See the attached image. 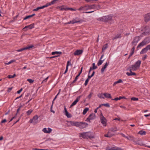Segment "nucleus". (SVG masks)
<instances>
[{
	"label": "nucleus",
	"mask_w": 150,
	"mask_h": 150,
	"mask_svg": "<svg viewBox=\"0 0 150 150\" xmlns=\"http://www.w3.org/2000/svg\"><path fill=\"white\" fill-rule=\"evenodd\" d=\"M12 88L13 87H11V88H8V90H7V92H11V90L12 89Z\"/></svg>",
	"instance_id": "63"
},
{
	"label": "nucleus",
	"mask_w": 150,
	"mask_h": 150,
	"mask_svg": "<svg viewBox=\"0 0 150 150\" xmlns=\"http://www.w3.org/2000/svg\"><path fill=\"white\" fill-rule=\"evenodd\" d=\"M100 122L104 126H106V121L105 118L103 115L102 113H101L100 117Z\"/></svg>",
	"instance_id": "9"
},
{
	"label": "nucleus",
	"mask_w": 150,
	"mask_h": 150,
	"mask_svg": "<svg viewBox=\"0 0 150 150\" xmlns=\"http://www.w3.org/2000/svg\"><path fill=\"white\" fill-rule=\"evenodd\" d=\"M114 150H123V149L120 148L115 147Z\"/></svg>",
	"instance_id": "59"
},
{
	"label": "nucleus",
	"mask_w": 150,
	"mask_h": 150,
	"mask_svg": "<svg viewBox=\"0 0 150 150\" xmlns=\"http://www.w3.org/2000/svg\"><path fill=\"white\" fill-rule=\"evenodd\" d=\"M109 63L106 62L102 69H101V72L103 73L105 69L107 68V66L109 65Z\"/></svg>",
	"instance_id": "21"
},
{
	"label": "nucleus",
	"mask_w": 150,
	"mask_h": 150,
	"mask_svg": "<svg viewBox=\"0 0 150 150\" xmlns=\"http://www.w3.org/2000/svg\"><path fill=\"white\" fill-rule=\"evenodd\" d=\"M89 108H85L83 111V115H85L87 112L89 110Z\"/></svg>",
	"instance_id": "31"
},
{
	"label": "nucleus",
	"mask_w": 150,
	"mask_h": 150,
	"mask_svg": "<svg viewBox=\"0 0 150 150\" xmlns=\"http://www.w3.org/2000/svg\"><path fill=\"white\" fill-rule=\"evenodd\" d=\"M130 71V73L127 72L126 73V74L128 76H131L132 75H136V73L134 72H133L132 71V70L131 69H129Z\"/></svg>",
	"instance_id": "19"
},
{
	"label": "nucleus",
	"mask_w": 150,
	"mask_h": 150,
	"mask_svg": "<svg viewBox=\"0 0 150 150\" xmlns=\"http://www.w3.org/2000/svg\"><path fill=\"white\" fill-rule=\"evenodd\" d=\"M59 56V55H57L55 56H53L51 57H46V58H50V59H52L53 58H55V57H58Z\"/></svg>",
	"instance_id": "53"
},
{
	"label": "nucleus",
	"mask_w": 150,
	"mask_h": 150,
	"mask_svg": "<svg viewBox=\"0 0 150 150\" xmlns=\"http://www.w3.org/2000/svg\"><path fill=\"white\" fill-rule=\"evenodd\" d=\"M83 51L82 50H77L74 52V54L75 56L79 55L82 53Z\"/></svg>",
	"instance_id": "14"
},
{
	"label": "nucleus",
	"mask_w": 150,
	"mask_h": 150,
	"mask_svg": "<svg viewBox=\"0 0 150 150\" xmlns=\"http://www.w3.org/2000/svg\"><path fill=\"white\" fill-rule=\"evenodd\" d=\"M74 22H76V23H80L81 22V21L79 20V19L78 18H76L74 19L73 20Z\"/></svg>",
	"instance_id": "34"
},
{
	"label": "nucleus",
	"mask_w": 150,
	"mask_h": 150,
	"mask_svg": "<svg viewBox=\"0 0 150 150\" xmlns=\"http://www.w3.org/2000/svg\"><path fill=\"white\" fill-rule=\"evenodd\" d=\"M33 111V110L30 109L26 113L28 115H30L31 113Z\"/></svg>",
	"instance_id": "37"
},
{
	"label": "nucleus",
	"mask_w": 150,
	"mask_h": 150,
	"mask_svg": "<svg viewBox=\"0 0 150 150\" xmlns=\"http://www.w3.org/2000/svg\"><path fill=\"white\" fill-rule=\"evenodd\" d=\"M82 69H83V67H82L81 68V71H80V72H79V74H78L77 76H76V77H77V78H78V77H79V76L82 73Z\"/></svg>",
	"instance_id": "46"
},
{
	"label": "nucleus",
	"mask_w": 150,
	"mask_h": 150,
	"mask_svg": "<svg viewBox=\"0 0 150 150\" xmlns=\"http://www.w3.org/2000/svg\"><path fill=\"white\" fill-rule=\"evenodd\" d=\"M89 81V80L88 79H87L86 80L85 83H84V85L86 86L88 83V82Z\"/></svg>",
	"instance_id": "54"
},
{
	"label": "nucleus",
	"mask_w": 150,
	"mask_h": 150,
	"mask_svg": "<svg viewBox=\"0 0 150 150\" xmlns=\"http://www.w3.org/2000/svg\"><path fill=\"white\" fill-rule=\"evenodd\" d=\"M144 40L145 41L147 44H148L150 42V37H147L145 38Z\"/></svg>",
	"instance_id": "26"
},
{
	"label": "nucleus",
	"mask_w": 150,
	"mask_h": 150,
	"mask_svg": "<svg viewBox=\"0 0 150 150\" xmlns=\"http://www.w3.org/2000/svg\"><path fill=\"white\" fill-rule=\"evenodd\" d=\"M60 10H62V11H63V10H65V11L67 10H68V8H64V7L62 8H61Z\"/></svg>",
	"instance_id": "60"
},
{
	"label": "nucleus",
	"mask_w": 150,
	"mask_h": 150,
	"mask_svg": "<svg viewBox=\"0 0 150 150\" xmlns=\"http://www.w3.org/2000/svg\"><path fill=\"white\" fill-rule=\"evenodd\" d=\"M108 47V44L107 43L105 44L103 47L102 50V52L105 50Z\"/></svg>",
	"instance_id": "27"
},
{
	"label": "nucleus",
	"mask_w": 150,
	"mask_h": 150,
	"mask_svg": "<svg viewBox=\"0 0 150 150\" xmlns=\"http://www.w3.org/2000/svg\"><path fill=\"white\" fill-rule=\"evenodd\" d=\"M16 76L15 74H14L13 75H8L7 77L9 79L13 78Z\"/></svg>",
	"instance_id": "39"
},
{
	"label": "nucleus",
	"mask_w": 150,
	"mask_h": 150,
	"mask_svg": "<svg viewBox=\"0 0 150 150\" xmlns=\"http://www.w3.org/2000/svg\"><path fill=\"white\" fill-rule=\"evenodd\" d=\"M141 63V61L138 60L135 62L134 64L130 66L127 69V70L128 71L129 69H131L133 71H136L139 68Z\"/></svg>",
	"instance_id": "1"
},
{
	"label": "nucleus",
	"mask_w": 150,
	"mask_h": 150,
	"mask_svg": "<svg viewBox=\"0 0 150 150\" xmlns=\"http://www.w3.org/2000/svg\"><path fill=\"white\" fill-rule=\"evenodd\" d=\"M138 134H140L141 135H143L145 134L146 133V132L144 131H143L142 130H141L139 131L138 133Z\"/></svg>",
	"instance_id": "33"
},
{
	"label": "nucleus",
	"mask_w": 150,
	"mask_h": 150,
	"mask_svg": "<svg viewBox=\"0 0 150 150\" xmlns=\"http://www.w3.org/2000/svg\"><path fill=\"white\" fill-rule=\"evenodd\" d=\"M81 136L83 138L88 139L93 138L94 137L91 136V133L90 132L82 133L81 134Z\"/></svg>",
	"instance_id": "4"
},
{
	"label": "nucleus",
	"mask_w": 150,
	"mask_h": 150,
	"mask_svg": "<svg viewBox=\"0 0 150 150\" xmlns=\"http://www.w3.org/2000/svg\"><path fill=\"white\" fill-rule=\"evenodd\" d=\"M33 150H48L46 149H39L37 148H33Z\"/></svg>",
	"instance_id": "64"
},
{
	"label": "nucleus",
	"mask_w": 150,
	"mask_h": 150,
	"mask_svg": "<svg viewBox=\"0 0 150 150\" xmlns=\"http://www.w3.org/2000/svg\"><path fill=\"white\" fill-rule=\"evenodd\" d=\"M121 37V35L120 34H117L115 37L113 38L112 39V40H113L115 39H117L119 38H120Z\"/></svg>",
	"instance_id": "24"
},
{
	"label": "nucleus",
	"mask_w": 150,
	"mask_h": 150,
	"mask_svg": "<svg viewBox=\"0 0 150 150\" xmlns=\"http://www.w3.org/2000/svg\"><path fill=\"white\" fill-rule=\"evenodd\" d=\"M81 97V96H78L70 105V107L71 108L73 106L75 105L79 101L80 98Z\"/></svg>",
	"instance_id": "13"
},
{
	"label": "nucleus",
	"mask_w": 150,
	"mask_h": 150,
	"mask_svg": "<svg viewBox=\"0 0 150 150\" xmlns=\"http://www.w3.org/2000/svg\"><path fill=\"white\" fill-rule=\"evenodd\" d=\"M43 8V6H40V7H37L36 8H35L33 10V11H37L39 9H41Z\"/></svg>",
	"instance_id": "38"
},
{
	"label": "nucleus",
	"mask_w": 150,
	"mask_h": 150,
	"mask_svg": "<svg viewBox=\"0 0 150 150\" xmlns=\"http://www.w3.org/2000/svg\"><path fill=\"white\" fill-rule=\"evenodd\" d=\"M149 47L147 45L146 46L145 48H144L142 49L140 53V54H142L144 53H146L147 52V51L149 50Z\"/></svg>",
	"instance_id": "15"
},
{
	"label": "nucleus",
	"mask_w": 150,
	"mask_h": 150,
	"mask_svg": "<svg viewBox=\"0 0 150 150\" xmlns=\"http://www.w3.org/2000/svg\"><path fill=\"white\" fill-rule=\"evenodd\" d=\"M131 100L134 101H136L138 100V98L135 97H132L131 98Z\"/></svg>",
	"instance_id": "49"
},
{
	"label": "nucleus",
	"mask_w": 150,
	"mask_h": 150,
	"mask_svg": "<svg viewBox=\"0 0 150 150\" xmlns=\"http://www.w3.org/2000/svg\"><path fill=\"white\" fill-rule=\"evenodd\" d=\"M34 47V46L33 45H31L30 46H28L26 47H24V48H21V49H18L17 50V51L18 52H21L23 51L24 50H30V48H32Z\"/></svg>",
	"instance_id": "11"
},
{
	"label": "nucleus",
	"mask_w": 150,
	"mask_h": 150,
	"mask_svg": "<svg viewBox=\"0 0 150 150\" xmlns=\"http://www.w3.org/2000/svg\"><path fill=\"white\" fill-rule=\"evenodd\" d=\"M103 95L106 98L110 99L112 98V97L110 94L108 93H105L103 94Z\"/></svg>",
	"instance_id": "22"
},
{
	"label": "nucleus",
	"mask_w": 150,
	"mask_h": 150,
	"mask_svg": "<svg viewBox=\"0 0 150 150\" xmlns=\"http://www.w3.org/2000/svg\"><path fill=\"white\" fill-rule=\"evenodd\" d=\"M143 30L144 31L142 33L144 35H146L150 34V30L149 27H145L144 28Z\"/></svg>",
	"instance_id": "10"
},
{
	"label": "nucleus",
	"mask_w": 150,
	"mask_h": 150,
	"mask_svg": "<svg viewBox=\"0 0 150 150\" xmlns=\"http://www.w3.org/2000/svg\"><path fill=\"white\" fill-rule=\"evenodd\" d=\"M103 95V94H99L98 95V96L100 98L104 99V97L102 96Z\"/></svg>",
	"instance_id": "57"
},
{
	"label": "nucleus",
	"mask_w": 150,
	"mask_h": 150,
	"mask_svg": "<svg viewBox=\"0 0 150 150\" xmlns=\"http://www.w3.org/2000/svg\"><path fill=\"white\" fill-rule=\"evenodd\" d=\"M71 64L70 62V61H69L67 62V66L68 67V66L69 65H71Z\"/></svg>",
	"instance_id": "56"
},
{
	"label": "nucleus",
	"mask_w": 150,
	"mask_h": 150,
	"mask_svg": "<svg viewBox=\"0 0 150 150\" xmlns=\"http://www.w3.org/2000/svg\"><path fill=\"white\" fill-rule=\"evenodd\" d=\"M65 115L68 118H70L71 117L72 115L71 114L69 113L68 112H66L65 113Z\"/></svg>",
	"instance_id": "36"
},
{
	"label": "nucleus",
	"mask_w": 150,
	"mask_h": 150,
	"mask_svg": "<svg viewBox=\"0 0 150 150\" xmlns=\"http://www.w3.org/2000/svg\"><path fill=\"white\" fill-rule=\"evenodd\" d=\"M96 115L95 114L91 113L90 115L88 118L85 121L91 122V120L95 119L96 118Z\"/></svg>",
	"instance_id": "7"
},
{
	"label": "nucleus",
	"mask_w": 150,
	"mask_h": 150,
	"mask_svg": "<svg viewBox=\"0 0 150 150\" xmlns=\"http://www.w3.org/2000/svg\"><path fill=\"white\" fill-rule=\"evenodd\" d=\"M42 131L45 133H48V131L47 130V128H43L42 129Z\"/></svg>",
	"instance_id": "51"
},
{
	"label": "nucleus",
	"mask_w": 150,
	"mask_h": 150,
	"mask_svg": "<svg viewBox=\"0 0 150 150\" xmlns=\"http://www.w3.org/2000/svg\"><path fill=\"white\" fill-rule=\"evenodd\" d=\"M88 124L87 123L82 122H79L78 126L80 128L83 129L84 128L86 127Z\"/></svg>",
	"instance_id": "8"
},
{
	"label": "nucleus",
	"mask_w": 150,
	"mask_h": 150,
	"mask_svg": "<svg viewBox=\"0 0 150 150\" xmlns=\"http://www.w3.org/2000/svg\"><path fill=\"white\" fill-rule=\"evenodd\" d=\"M135 49V46H133V47L131 50V54H133L134 53Z\"/></svg>",
	"instance_id": "42"
},
{
	"label": "nucleus",
	"mask_w": 150,
	"mask_h": 150,
	"mask_svg": "<svg viewBox=\"0 0 150 150\" xmlns=\"http://www.w3.org/2000/svg\"><path fill=\"white\" fill-rule=\"evenodd\" d=\"M144 20L146 22H147L150 20V13L145 15L144 17Z\"/></svg>",
	"instance_id": "12"
},
{
	"label": "nucleus",
	"mask_w": 150,
	"mask_h": 150,
	"mask_svg": "<svg viewBox=\"0 0 150 150\" xmlns=\"http://www.w3.org/2000/svg\"><path fill=\"white\" fill-rule=\"evenodd\" d=\"M51 5V4H50V2H49V3H47L46 4V5H44V6H43V8H44L45 7H47L48 6Z\"/></svg>",
	"instance_id": "47"
},
{
	"label": "nucleus",
	"mask_w": 150,
	"mask_h": 150,
	"mask_svg": "<svg viewBox=\"0 0 150 150\" xmlns=\"http://www.w3.org/2000/svg\"><path fill=\"white\" fill-rule=\"evenodd\" d=\"M55 54H62V52H57V51H56V52H52V55H54Z\"/></svg>",
	"instance_id": "35"
},
{
	"label": "nucleus",
	"mask_w": 150,
	"mask_h": 150,
	"mask_svg": "<svg viewBox=\"0 0 150 150\" xmlns=\"http://www.w3.org/2000/svg\"><path fill=\"white\" fill-rule=\"evenodd\" d=\"M27 81H28L30 83H32L34 82V80H33L31 79H28L27 80Z\"/></svg>",
	"instance_id": "48"
},
{
	"label": "nucleus",
	"mask_w": 150,
	"mask_h": 150,
	"mask_svg": "<svg viewBox=\"0 0 150 150\" xmlns=\"http://www.w3.org/2000/svg\"><path fill=\"white\" fill-rule=\"evenodd\" d=\"M34 23H33L32 24H31L30 25L26 26L23 28V29L25 30L27 28H29V29H32L34 28Z\"/></svg>",
	"instance_id": "18"
},
{
	"label": "nucleus",
	"mask_w": 150,
	"mask_h": 150,
	"mask_svg": "<svg viewBox=\"0 0 150 150\" xmlns=\"http://www.w3.org/2000/svg\"><path fill=\"white\" fill-rule=\"evenodd\" d=\"M115 148V147L110 148V147L108 146L106 148V150H114Z\"/></svg>",
	"instance_id": "41"
},
{
	"label": "nucleus",
	"mask_w": 150,
	"mask_h": 150,
	"mask_svg": "<svg viewBox=\"0 0 150 150\" xmlns=\"http://www.w3.org/2000/svg\"><path fill=\"white\" fill-rule=\"evenodd\" d=\"M95 10L98 9L100 8V6L99 5H96Z\"/></svg>",
	"instance_id": "62"
},
{
	"label": "nucleus",
	"mask_w": 150,
	"mask_h": 150,
	"mask_svg": "<svg viewBox=\"0 0 150 150\" xmlns=\"http://www.w3.org/2000/svg\"><path fill=\"white\" fill-rule=\"evenodd\" d=\"M88 5V9H95V7H96V5Z\"/></svg>",
	"instance_id": "23"
},
{
	"label": "nucleus",
	"mask_w": 150,
	"mask_h": 150,
	"mask_svg": "<svg viewBox=\"0 0 150 150\" xmlns=\"http://www.w3.org/2000/svg\"><path fill=\"white\" fill-rule=\"evenodd\" d=\"M147 44V43L145 42V41H144V40L140 43L137 47V48H139L140 47H142L144 45H146Z\"/></svg>",
	"instance_id": "20"
},
{
	"label": "nucleus",
	"mask_w": 150,
	"mask_h": 150,
	"mask_svg": "<svg viewBox=\"0 0 150 150\" xmlns=\"http://www.w3.org/2000/svg\"><path fill=\"white\" fill-rule=\"evenodd\" d=\"M104 60V59H103V60H102L101 59H100L97 63V65H98V66H99L101 65L103 63Z\"/></svg>",
	"instance_id": "30"
},
{
	"label": "nucleus",
	"mask_w": 150,
	"mask_h": 150,
	"mask_svg": "<svg viewBox=\"0 0 150 150\" xmlns=\"http://www.w3.org/2000/svg\"><path fill=\"white\" fill-rule=\"evenodd\" d=\"M76 22H74L73 20L70 21L67 23H66L65 24H74V23H76Z\"/></svg>",
	"instance_id": "40"
},
{
	"label": "nucleus",
	"mask_w": 150,
	"mask_h": 150,
	"mask_svg": "<svg viewBox=\"0 0 150 150\" xmlns=\"http://www.w3.org/2000/svg\"><path fill=\"white\" fill-rule=\"evenodd\" d=\"M102 105H103L106 106L108 108H109L110 107V105L108 103L104 104H102Z\"/></svg>",
	"instance_id": "44"
},
{
	"label": "nucleus",
	"mask_w": 150,
	"mask_h": 150,
	"mask_svg": "<svg viewBox=\"0 0 150 150\" xmlns=\"http://www.w3.org/2000/svg\"><path fill=\"white\" fill-rule=\"evenodd\" d=\"M120 134L123 137L125 138L127 140L132 141L135 143L137 144L138 142V139L134 137L133 136L128 135V136H125L124 134L122 133H120Z\"/></svg>",
	"instance_id": "3"
},
{
	"label": "nucleus",
	"mask_w": 150,
	"mask_h": 150,
	"mask_svg": "<svg viewBox=\"0 0 150 150\" xmlns=\"http://www.w3.org/2000/svg\"><path fill=\"white\" fill-rule=\"evenodd\" d=\"M38 117L37 115L34 116L33 118L30 120L29 122L30 123H33L34 125L37 124L38 122Z\"/></svg>",
	"instance_id": "5"
},
{
	"label": "nucleus",
	"mask_w": 150,
	"mask_h": 150,
	"mask_svg": "<svg viewBox=\"0 0 150 150\" xmlns=\"http://www.w3.org/2000/svg\"><path fill=\"white\" fill-rule=\"evenodd\" d=\"M140 40V36H136L134 37L133 39V40L132 42V44L133 46H135L136 45L137 43Z\"/></svg>",
	"instance_id": "6"
},
{
	"label": "nucleus",
	"mask_w": 150,
	"mask_h": 150,
	"mask_svg": "<svg viewBox=\"0 0 150 150\" xmlns=\"http://www.w3.org/2000/svg\"><path fill=\"white\" fill-rule=\"evenodd\" d=\"M93 94V93H90L88 96V98L89 99H90L91 96H92V95Z\"/></svg>",
	"instance_id": "55"
},
{
	"label": "nucleus",
	"mask_w": 150,
	"mask_h": 150,
	"mask_svg": "<svg viewBox=\"0 0 150 150\" xmlns=\"http://www.w3.org/2000/svg\"><path fill=\"white\" fill-rule=\"evenodd\" d=\"M88 10V5H86L84 6H81L78 9V10L79 11L87 10Z\"/></svg>",
	"instance_id": "17"
},
{
	"label": "nucleus",
	"mask_w": 150,
	"mask_h": 150,
	"mask_svg": "<svg viewBox=\"0 0 150 150\" xmlns=\"http://www.w3.org/2000/svg\"><path fill=\"white\" fill-rule=\"evenodd\" d=\"M95 63H93L92 65H93V67H90L91 69H92L93 70L95 69H96L97 68V67L96 66H95Z\"/></svg>",
	"instance_id": "32"
},
{
	"label": "nucleus",
	"mask_w": 150,
	"mask_h": 150,
	"mask_svg": "<svg viewBox=\"0 0 150 150\" xmlns=\"http://www.w3.org/2000/svg\"><path fill=\"white\" fill-rule=\"evenodd\" d=\"M35 15V14H33L31 15L27 16L23 18V20H25L28 19L32 17L33 16H34Z\"/></svg>",
	"instance_id": "25"
},
{
	"label": "nucleus",
	"mask_w": 150,
	"mask_h": 150,
	"mask_svg": "<svg viewBox=\"0 0 150 150\" xmlns=\"http://www.w3.org/2000/svg\"><path fill=\"white\" fill-rule=\"evenodd\" d=\"M122 80L121 79H119L117 81H116L114 83H113V86H115L116 84L120 83H122Z\"/></svg>",
	"instance_id": "29"
},
{
	"label": "nucleus",
	"mask_w": 150,
	"mask_h": 150,
	"mask_svg": "<svg viewBox=\"0 0 150 150\" xmlns=\"http://www.w3.org/2000/svg\"><path fill=\"white\" fill-rule=\"evenodd\" d=\"M70 125V126H74L77 127L78 126V122L70 121L69 122Z\"/></svg>",
	"instance_id": "16"
},
{
	"label": "nucleus",
	"mask_w": 150,
	"mask_h": 150,
	"mask_svg": "<svg viewBox=\"0 0 150 150\" xmlns=\"http://www.w3.org/2000/svg\"><path fill=\"white\" fill-rule=\"evenodd\" d=\"M112 16L110 14L108 16H103L102 17L99 18L97 19L98 21H102L108 22L109 21H111L112 18Z\"/></svg>",
	"instance_id": "2"
},
{
	"label": "nucleus",
	"mask_w": 150,
	"mask_h": 150,
	"mask_svg": "<svg viewBox=\"0 0 150 150\" xmlns=\"http://www.w3.org/2000/svg\"><path fill=\"white\" fill-rule=\"evenodd\" d=\"M47 129H48V130H47L48 133H50L52 131V129L50 128H47Z\"/></svg>",
	"instance_id": "58"
},
{
	"label": "nucleus",
	"mask_w": 150,
	"mask_h": 150,
	"mask_svg": "<svg viewBox=\"0 0 150 150\" xmlns=\"http://www.w3.org/2000/svg\"><path fill=\"white\" fill-rule=\"evenodd\" d=\"M110 132H108V134H105L104 135V136L106 137H111L114 135V134H109Z\"/></svg>",
	"instance_id": "28"
},
{
	"label": "nucleus",
	"mask_w": 150,
	"mask_h": 150,
	"mask_svg": "<svg viewBox=\"0 0 150 150\" xmlns=\"http://www.w3.org/2000/svg\"><path fill=\"white\" fill-rule=\"evenodd\" d=\"M6 122H7V120H6V119H4L3 120H2L1 122V124L2 123H5Z\"/></svg>",
	"instance_id": "61"
},
{
	"label": "nucleus",
	"mask_w": 150,
	"mask_h": 150,
	"mask_svg": "<svg viewBox=\"0 0 150 150\" xmlns=\"http://www.w3.org/2000/svg\"><path fill=\"white\" fill-rule=\"evenodd\" d=\"M110 130L111 131L114 132L117 130V128L116 127L114 128H112L110 129Z\"/></svg>",
	"instance_id": "45"
},
{
	"label": "nucleus",
	"mask_w": 150,
	"mask_h": 150,
	"mask_svg": "<svg viewBox=\"0 0 150 150\" xmlns=\"http://www.w3.org/2000/svg\"><path fill=\"white\" fill-rule=\"evenodd\" d=\"M122 99V98H121V96H120L118 98H115L114 99H112V100H115L116 101H117L118 100H120Z\"/></svg>",
	"instance_id": "43"
},
{
	"label": "nucleus",
	"mask_w": 150,
	"mask_h": 150,
	"mask_svg": "<svg viewBox=\"0 0 150 150\" xmlns=\"http://www.w3.org/2000/svg\"><path fill=\"white\" fill-rule=\"evenodd\" d=\"M56 1H57L56 0H53L51 2H50V4L51 5L54 4Z\"/></svg>",
	"instance_id": "52"
},
{
	"label": "nucleus",
	"mask_w": 150,
	"mask_h": 150,
	"mask_svg": "<svg viewBox=\"0 0 150 150\" xmlns=\"http://www.w3.org/2000/svg\"><path fill=\"white\" fill-rule=\"evenodd\" d=\"M53 105V102H52V105L51 106V108H50V111L51 112H52L54 113H55L54 111L52 110Z\"/></svg>",
	"instance_id": "50"
}]
</instances>
